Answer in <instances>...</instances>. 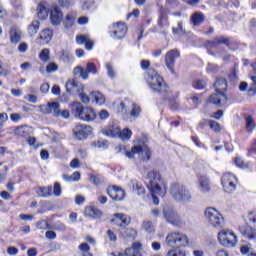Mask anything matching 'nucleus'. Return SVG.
Returning a JSON list of instances; mask_svg holds the SVG:
<instances>
[{"label":"nucleus","mask_w":256,"mask_h":256,"mask_svg":"<svg viewBox=\"0 0 256 256\" xmlns=\"http://www.w3.org/2000/svg\"><path fill=\"white\" fill-rule=\"evenodd\" d=\"M64 23H65V27H71L73 23H75V18L73 17V15L68 14L66 16V20Z\"/></svg>","instance_id":"nucleus-56"},{"label":"nucleus","mask_w":256,"mask_h":256,"mask_svg":"<svg viewBox=\"0 0 256 256\" xmlns=\"http://www.w3.org/2000/svg\"><path fill=\"white\" fill-rule=\"evenodd\" d=\"M76 43H78V45H85V48L88 51H91V49H93V41H91V38H89V36L87 35H80L76 37Z\"/></svg>","instance_id":"nucleus-24"},{"label":"nucleus","mask_w":256,"mask_h":256,"mask_svg":"<svg viewBox=\"0 0 256 256\" xmlns=\"http://www.w3.org/2000/svg\"><path fill=\"white\" fill-rule=\"evenodd\" d=\"M238 231L245 239H253L256 241V231L251 226H239Z\"/></svg>","instance_id":"nucleus-20"},{"label":"nucleus","mask_w":256,"mask_h":256,"mask_svg":"<svg viewBox=\"0 0 256 256\" xmlns=\"http://www.w3.org/2000/svg\"><path fill=\"white\" fill-rule=\"evenodd\" d=\"M79 98H80V100L82 101V103H85V104H87V103H89V101H91V98H89V97L87 96V94H85V93H83V92H81V93L79 94Z\"/></svg>","instance_id":"nucleus-64"},{"label":"nucleus","mask_w":256,"mask_h":256,"mask_svg":"<svg viewBox=\"0 0 256 256\" xmlns=\"http://www.w3.org/2000/svg\"><path fill=\"white\" fill-rule=\"evenodd\" d=\"M208 125H209L210 129H212V131H216V132L221 131V125L217 121L209 120Z\"/></svg>","instance_id":"nucleus-49"},{"label":"nucleus","mask_w":256,"mask_h":256,"mask_svg":"<svg viewBox=\"0 0 256 256\" xmlns=\"http://www.w3.org/2000/svg\"><path fill=\"white\" fill-rule=\"evenodd\" d=\"M221 184L226 193H235L237 189V177L232 173H224L221 178Z\"/></svg>","instance_id":"nucleus-9"},{"label":"nucleus","mask_w":256,"mask_h":256,"mask_svg":"<svg viewBox=\"0 0 256 256\" xmlns=\"http://www.w3.org/2000/svg\"><path fill=\"white\" fill-rule=\"evenodd\" d=\"M246 220L252 223V229L256 231V210L249 212L246 216Z\"/></svg>","instance_id":"nucleus-41"},{"label":"nucleus","mask_w":256,"mask_h":256,"mask_svg":"<svg viewBox=\"0 0 256 256\" xmlns=\"http://www.w3.org/2000/svg\"><path fill=\"white\" fill-rule=\"evenodd\" d=\"M73 74L80 75V77L84 80L89 79V73L87 72V70L83 69V67L81 66L75 67L73 70Z\"/></svg>","instance_id":"nucleus-36"},{"label":"nucleus","mask_w":256,"mask_h":256,"mask_svg":"<svg viewBox=\"0 0 256 256\" xmlns=\"http://www.w3.org/2000/svg\"><path fill=\"white\" fill-rule=\"evenodd\" d=\"M133 135V132L129 130V128H124L122 131L120 130L118 137L122 141H129Z\"/></svg>","instance_id":"nucleus-34"},{"label":"nucleus","mask_w":256,"mask_h":256,"mask_svg":"<svg viewBox=\"0 0 256 256\" xmlns=\"http://www.w3.org/2000/svg\"><path fill=\"white\" fill-rule=\"evenodd\" d=\"M52 228H54L55 231H65L67 226L63 224V222H56L53 224Z\"/></svg>","instance_id":"nucleus-55"},{"label":"nucleus","mask_w":256,"mask_h":256,"mask_svg":"<svg viewBox=\"0 0 256 256\" xmlns=\"http://www.w3.org/2000/svg\"><path fill=\"white\" fill-rule=\"evenodd\" d=\"M166 256H187V254L177 248H173L167 252Z\"/></svg>","instance_id":"nucleus-45"},{"label":"nucleus","mask_w":256,"mask_h":256,"mask_svg":"<svg viewBox=\"0 0 256 256\" xmlns=\"http://www.w3.org/2000/svg\"><path fill=\"white\" fill-rule=\"evenodd\" d=\"M218 241L223 247H235L237 245V234L229 229H222L218 233Z\"/></svg>","instance_id":"nucleus-7"},{"label":"nucleus","mask_w":256,"mask_h":256,"mask_svg":"<svg viewBox=\"0 0 256 256\" xmlns=\"http://www.w3.org/2000/svg\"><path fill=\"white\" fill-rule=\"evenodd\" d=\"M106 67V71H107V75L110 79H115L116 77V72H115V68L113 67V64L111 62H107L105 64Z\"/></svg>","instance_id":"nucleus-40"},{"label":"nucleus","mask_w":256,"mask_h":256,"mask_svg":"<svg viewBox=\"0 0 256 256\" xmlns=\"http://www.w3.org/2000/svg\"><path fill=\"white\" fill-rule=\"evenodd\" d=\"M63 179H65V181H79V179H81V173L74 172L71 176H67L64 174Z\"/></svg>","instance_id":"nucleus-44"},{"label":"nucleus","mask_w":256,"mask_h":256,"mask_svg":"<svg viewBox=\"0 0 256 256\" xmlns=\"http://www.w3.org/2000/svg\"><path fill=\"white\" fill-rule=\"evenodd\" d=\"M203 21H205V15H203V13L195 12L193 14V25H194V27H197V26L201 25V23H203Z\"/></svg>","instance_id":"nucleus-35"},{"label":"nucleus","mask_w":256,"mask_h":256,"mask_svg":"<svg viewBox=\"0 0 256 256\" xmlns=\"http://www.w3.org/2000/svg\"><path fill=\"white\" fill-rule=\"evenodd\" d=\"M124 153L128 159H135V155H138L141 161H149L151 159V150L145 145V142L137 141V143L129 151Z\"/></svg>","instance_id":"nucleus-4"},{"label":"nucleus","mask_w":256,"mask_h":256,"mask_svg":"<svg viewBox=\"0 0 256 256\" xmlns=\"http://www.w3.org/2000/svg\"><path fill=\"white\" fill-rule=\"evenodd\" d=\"M40 45H45L53 39V30L46 28L40 33Z\"/></svg>","instance_id":"nucleus-23"},{"label":"nucleus","mask_w":256,"mask_h":256,"mask_svg":"<svg viewBox=\"0 0 256 256\" xmlns=\"http://www.w3.org/2000/svg\"><path fill=\"white\" fill-rule=\"evenodd\" d=\"M85 213H86V215H88V217H93L94 219H99V217H101V215H103V212H101V210H99L93 206L87 207L85 209Z\"/></svg>","instance_id":"nucleus-29"},{"label":"nucleus","mask_w":256,"mask_h":256,"mask_svg":"<svg viewBox=\"0 0 256 256\" xmlns=\"http://www.w3.org/2000/svg\"><path fill=\"white\" fill-rule=\"evenodd\" d=\"M148 189L153 197L154 205H159V198L158 197H165V193H167V185L165 181L161 179V174L155 170H151L148 172Z\"/></svg>","instance_id":"nucleus-1"},{"label":"nucleus","mask_w":256,"mask_h":256,"mask_svg":"<svg viewBox=\"0 0 256 256\" xmlns=\"http://www.w3.org/2000/svg\"><path fill=\"white\" fill-rule=\"evenodd\" d=\"M59 4L61 5V7H73L74 3L73 0H59Z\"/></svg>","instance_id":"nucleus-61"},{"label":"nucleus","mask_w":256,"mask_h":256,"mask_svg":"<svg viewBox=\"0 0 256 256\" xmlns=\"http://www.w3.org/2000/svg\"><path fill=\"white\" fill-rule=\"evenodd\" d=\"M38 197H51L53 195V187L48 186V187H41L36 191Z\"/></svg>","instance_id":"nucleus-31"},{"label":"nucleus","mask_w":256,"mask_h":256,"mask_svg":"<svg viewBox=\"0 0 256 256\" xmlns=\"http://www.w3.org/2000/svg\"><path fill=\"white\" fill-rule=\"evenodd\" d=\"M39 59H40L43 63L49 62L50 59H51L49 49H47V48L43 49V50L40 52V54H39Z\"/></svg>","instance_id":"nucleus-39"},{"label":"nucleus","mask_w":256,"mask_h":256,"mask_svg":"<svg viewBox=\"0 0 256 256\" xmlns=\"http://www.w3.org/2000/svg\"><path fill=\"white\" fill-rule=\"evenodd\" d=\"M163 215L168 223H171V225H179L181 222V219L175 213V210L172 208H165L163 211Z\"/></svg>","instance_id":"nucleus-16"},{"label":"nucleus","mask_w":256,"mask_h":256,"mask_svg":"<svg viewBox=\"0 0 256 256\" xmlns=\"http://www.w3.org/2000/svg\"><path fill=\"white\" fill-rule=\"evenodd\" d=\"M208 101L209 103H213V105L223 107V105L227 103V96L225 95V92H216L209 97Z\"/></svg>","instance_id":"nucleus-17"},{"label":"nucleus","mask_w":256,"mask_h":256,"mask_svg":"<svg viewBox=\"0 0 256 256\" xmlns=\"http://www.w3.org/2000/svg\"><path fill=\"white\" fill-rule=\"evenodd\" d=\"M72 115L76 117V119H80V121H95L97 118V114L95 110L91 107H83V104L79 102H73L70 104Z\"/></svg>","instance_id":"nucleus-3"},{"label":"nucleus","mask_w":256,"mask_h":256,"mask_svg":"<svg viewBox=\"0 0 256 256\" xmlns=\"http://www.w3.org/2000/svg\"><path fill=\"white\" fill-rule=\"evenodd\" d=\"M221 45H229V40L223 36H220L207 44L208 47H214L215 49H219Z\"/></svg>","instance_id":"nucleus-27"},{"label":"nucleus","mask_w":256,"mask_h":256,"mask_svg":"<svg viewBox=\"0 0 256 256\" xmlns=\"http://www.w3.org/2000/svg\"><path fill=\"white\" fill-rule=\"evenodd\" d=\"M170 193L175 201H182L183 203H187V201H191V191L187 189V186L174 183L171 185Z\"/></svg>","instance_id":"nucleus-5"},{"label":"nucleus","mask_w":256,"mask_h":256,"mask_svg":"<svg viewBox=\"0 0 256 256\" xmlns=\"http://www.w3.org/2000/svg\"><path fill=\"white\" fill-rule=\"evenodd\" d=\"M86 72L92 73L93 75H97V66L93 62H89L86 65Z\"/></svg>","instance_id":"nucleus-48"},{"label":"nucleus","mask_w":256,"mask_h":256,"mask_svg":"<svg viewBox=\"0 0 256 256\" xmlns=\"http://www.w3.org/2000/svg\"><path fill=\"white\" fill-rule=\"evenodd\" d=\"M59 66H57V64L51 62L46 66V72L47 73H55L56 71H58Z\"/></svg>","instance_id":"nucleus-51"},{"label":"nucleus","mask_w":256,"mask_h":256,"mask_svg":"<svg viewBox=\"0 0 256 256\" xmlns=\"http://www.w3.org/2000/svg\"><path fill=\"white\" fill-rule=\"evenodd\" d=\"M98 117L99 119H101V121H105V119H109V111L103 109L98 113Z\"/></svg>","instance_id":"nucleus-60"},{"label":"nucleus","mask_w":256,"mask_h":256,"mask_svg":"<svg viewBox=\"0 0 256 256\" xmlns=\"http://www.w3.org/2000/svg\"><path fill=\"white\" fill-rule=\"evenodd\" d=\"M250 80L252 83H250V87L248 89V94L249 95H256V72L251 71L249 73Z\"/></svg>","instance_id":"nucleus-32"},{"label":"nucleus","mask_w":256,"mask_h":256,"mask_svg":"<svg viewBox=\"0 0 256 256\" xmlns=\"http://www.w3.org/2000/svg\"><path fill=\"white\" fill-rule=\"evenodd\" d=\"M245 121H246V131L247 133H253V130L255 129V120L253 117L246 115L245 116Z\"/></svg>","instance_id":"nucleus-33"},{"label":"nucleus","mask_w":256,"mask_h":256,"mask_svg":"<svg viewBox=\"0 0 256 256\" xmlns=\"http://www.w3.org/2000/svg\"><path fill=\"white\" fill-rule=\"evenodd\" d=\"M26 126H19L15 129V134L19 135L20 137H25L27 135Z\"/></svg>","instance_id":"nucleus-52"},{"label":"nucleus","mask_w":256,"mask_h":256,"mask_svg":"<svg viewBox=\"0 0 256 256\" xmlns=\"http://www.w3.org/2000/svg\"><path fill=\"white\" fill-rule=\"evenodd\" d=\"M179 57H181V52H179L177 49L169 50L165 54L164 62L171 75H175V62L177 59H179Z\"/></svg>","instance_id":"nucleus-10"},{"label":"nucleus","mask_w":256,"mask_h":256,"mask_svg":"<svg viewBox=\"0 0 256 256\" xmlns=\"http://www.w3.org/2000/svg\"><path fill=\"white\" fill-rule=\"evenodd\" d=\"M130 115L134 119H137V117H139V115H141V106H139L137 104H132V110L130 111Z\"/></svg>","instance_id":"nucleus-43"},{"label":"nucleus","mask_w":256,"mask_h":256,"mask_svg":"<svg viewBox=\"0 0 256 256\" xmlns=\"http://www.w3.org/2000/svg\"><path fill=\"white\" fill-rule=\"evenodd\" d=\"M23 35V32H21V29L17 27H12L10 29V43L13 45H17L19 41H21V37Z\"/></svg>","instance_id":"nucleus-22"},{"label":"nucleus","mask_w":256,"mask_h":256,"mask_svg":"<svg viewBox=\"0 0 256 256\" xmlns=\"http://www.w3.org/2000/svg\"><path fill=\"white\" fill-rule=\"evenodd\" d=\"M166 243L169 247H175V245L178 247H187V245H189V238H187V235L185 234L172 232L167 235Z\"/></svg>","instance_id":"nucleus-8"},{"label":"nucleus","mask_w":256,"mask_h":256,"mask_svg":"<svg viewBox=\"0 0 256 256\" xmlns=\"http://www.w3.org/2000/svg\"><path fill=\"white\" fill-rule=\"evenodd\" d=\"M117 112L118 113H122L123 115H125L127 113V107L125 106V103L120 102V104H118L116 106Z\"/></svg>","instance_id":"nucleus-58"},{"label":"nucleus","mask_w":256,"mask_h":256,"mask_svg":"<svg viewBox=\"0 0 256 256\" xmlns=\"http://www.w3.org/2000/svg\"><path fill=\"white\" fill-rule=\"evenodd\" d=\"M120 131H121V128H119V126L111 125L105 128L103 130V133L104 135H106V137H119Z\"/></svg>","instance_id":"nucleus-26"},{"label":"nucleus","mask_w":256,"mask_h":256,"mask_svg":"<svg viewBox=\"0 0 256 256\" xmlns=\"http://www.w3.org/2000/svg\"><path fill=\"white\" fill-rule=\"evenodd\" d=\"M27 49H29V45H27L25 42L20 43L18 46L19 53H25Z\"/></svg>","instance_id":"nucleus-63"},{"label":"nucleus","mask_w":256,"mask_h":256,"mask_svg":"<svg viewBox=\"0 0 256 256\" xmlns=\"http://www.w3.org/2000/svg\"><path fill=\"white\" fill-rule=\"evenodd\" d=\"M145 79L150 89L156 93H167L169 90L167 84H165V81H163V77H161L159 73L156 72V70L153 68L148 69L145 75Z\"/></svg>","instance_id":"nucleus-2"},{"label":"nucleus","mask_w":256,"mask_h":256,"mask_svg":"<svg viewBox=\"0 0 256 256\" xmlns=\"http://www.w3.org/2000/svg\"><path fill=\"white\" fill-rule=\"evenodd\" d=\"M79 249L82 252V256H93L91 255V247H89V244L82 243L79 245Z\"/></svg>","instance_id":"nucleus-42"},{"label":"nucleus","mask_w":256,"mask_h":256,"mask_svg":"<svg viewBox=\"0 0 256 256\" xmlns=\"http://www.w3.org/2000/svg\"><path fill=\"white\" fill-rule=\"evenodd\" d=\"M50 23L54 26H58L63 23V11L59 6L50 7Z\"/></svg>","instance_id":"nucleus-13"},{"label":"nucleus","mask_w":256,"mask_h":256,"mask_svg":"<svg viewBox=\"0 0 256 256\" xmlns=\"http://www.w3.org/2000/svg\"><path fill=\"white\" fill-rule=\"evenodd\" d=\"M214 86L216 92L223 93V91H227V80L225 78H218Z\"/></svg>","instance_id":"nucleus-28"},{"label":"nucleus","mask_w":256,"mask_h":256,"mask_svg":"<svg viewBox=\"0 0 256 256\" xmlns=\"http://www.w3.org/2000/svg\"><path fill=\"white\" fill-rule=\"evenodd\" d=\"M199 185H200L201 191H203L204 193H207V191L211 189V184L209 183V178H207V176L199 177Z\"/></svg>","instance_id":"nucleus-30"},{"label":"nucleus","mask_w":256,"mask_h":256,"mask_svg":"<svg viewBox=\"0 0 256 256\" xmlns=\"http://www.w3.org/2000/svg\"><path fill=\"white\" fill-rule=\"evenodd\" d=\"M174 35L179 38L181 35H185V30H183V24L178 23L176 28H173Z\"/></svg>","instance_id":"nucleus-46"},{"label":"nucleus","mask_w":256,"mask_h":256,"mask_svg":"<svg viewBox=\"0 0 256 256\" xmlns=\"http://www.w3.org/2000/svg\"><path fill=\"white\" fill-rule=\"evenodd\" d=\"M37 229H51V226L47 223V220H40L36 223Z\"/></svg>","instance_id":"nucleus-53"},{"label":"nucleus","mask_w":256,"mask_h":256,"mask_svg":"<svg viewBox=\"0 0 256 256\" xmlns=\"http://www.w3.org/2000/svg\"><path fill=\"white\" fill-rule=\"evenodd\" d=\"M90 99L92 103H95L96 105H105V95H103L99 91H94L90 93Z\"/></svg>","instance_id":"nucleus-25"},{"label":"nucleus","mask_w":256,"mask_h":256,"mask_svg":"<svg viewBox=\"0 0 256 256\" xmlns=\"http://www.w3.org/2000/svg\"><path fill=\"white\" fill-rule=\"evenodd\" d=\"M75 89H77V87L75 86V81L73 80H68L66 82V91L68 93H71V91H75Z\"/></svg>","instance_id":"nucleus-54"},{"label":"nucleus","mask_w":256,"mask_h":256,"mask_svg":"<svg viewBox=\"0 0 256 256\" xmlns=\"http://www.w3.org/2000/svg\"><path fill=\"white\" fill-rule=\"evenodd\" d=\"M143 229L145 231H147L148 233H153V231H155V226L153 225V222H151V221H144Z\"/></svg>","instance_id":"nucleus-47"},{"label":"nucleus","mask_w":256,"mask_h":256,"mask_svg":"<svg viewBox=\"0 0 256 256\" xmlns=\"http://www.w3.org/2000/svg\"><path fill=\"white\" fill-rule=\"evenodd\" d=\"M10 71L7 69V67L3 66V63L0 62V77H7L9 75Z\"/></svg>","instance_id":"nucleus-59"},{"label":"nucleus","mask_w":256,"mask_h":256,"mask_svg":"<svg viewBox=\"0 0 256 256\" xmlns=\"http://www.w3.org/2000/svg\"><path fill=\"white\" fill-rule=\"evenodd\" d=\"M204 217L211 227H215V229H221L223 227V215L214 207L206 208Z\"/></svg>","instance_id":"nucleus-6"},{"label":"nucleus","mask_w":256,"mask_h":256,"mask_svg":"<svg viewBox=\"0 0 256 256\" xmlns=\"http://www.w3.org/2000/svg\"><path fill=\"white\" fill-rule=\"evenodd\" d=\"M61 193H62L61 184L59 182L54 183L53 195L55 197H61Z\"/></svg>","instance_id":"nucleus-50"},{"label":"nucleus","mask_w":256,"mask_h":256,"mask_svg":"<svg viewBox=\"0 0 256 256\" xmlns=\"http://www.w3.org/2000/svg\"><path fill=\"white\" fill-rule=\"evenodd\" d=\"M110 31V37L113 39H123L127 35V25L123 22L114 23Z\"/></svg>","instance_id":"nucleus-12"},{"label":"nucleus","mask_w":256,"mask_h":256,"mask_svg":"<svg viewBox=\"0 0 256 256\" xmlns=\"http://www.w3.org/2000/svg\"><path fill=\"white\" fill-rule=\"evenodd\" d=\"M37 31H39V21L35 20L29 25L28 33L31 37H34V35H37Z\"/></svg>","instance_id":"nucleus-38"},{"label":"nucleus","mask_w":256,"mask_h":256,"mask_svg":"<svg viewBox=\"0 0 256 256\" xmlns=\"http://www.w3.org/2000/svg\"><path fill=\"white\" fill-rule=\"evenodd\" d=\"M89 135H91V127L87 125L80 124L74 128V137L78 139V141L87 139Z\"/></svg>","instance_id":"nucleus-14"},{"label":"nucleus","mask_w":256,"mask_h":256,"mask_svg":"<svg viewBox=\"0 0 256 256\" xmlns=\"http://www.w3.org/2000/svg\"><path fill=\"white\" fill-rule=\"evenodd\" d=\"M45 237H46V239L53 241V240L57 239V233H55V231H53V230H48L45 233Z\"/></svg>","instance_id":"nucleus-57"},{"label":"nucleus","mask_w":256,"mask_h":256,"mask_svg":"<svg viewBox=\"0 0 256 256\" xmlns=\"http://www.w3.org/2000/svg\"><path fill=\"white\" fill-rule=\"evenodd\" d=\"M58 102H49L47 105H40L38 107L40 113L43 115H49V113H54L55 117H59L61 115V109Z\"/></svg>","instance_id":"nucleus-11"},{"label":"nucleus","mask_w":256,"mask_h":256,"mask_svg":"<svg viewBox=\"0 0 256 256\" xmlns=\"http://www.w3.org/2000/svg\"><path fill=\"white\" fill-rule=\"evenodd\" d=\"M49 11H51V8H49V4L47 2H41L38 4L37 15L42 21L45 20L46 17H49Z\"/></svg>","instance_id":"nucleus-21"},{"label":"nucleus","mask_w":256,"mask_h":256,"mask_svg":"<svg viewBox=\"0 0 256 256\" xmlns=\"http://www.w3.org/2000/svg\"><path fill=\"white\" fill-rule=\"evenodd\" d=\"M112 223H115V225H119V227H125L129 225V223H131V217L125 214L116 213L114 214Z\"/></svg>","instance_id":"nucleus-18"},{"label":"nucleus","mask_w":256,"mask_h":256,"mask_svg":"<svg viewBox=\"0 0 256 256\" xmlns=\"http://www.w3.org/2000/svg\"><path fill=\"white\" fill-rule=\"evenodd\" d=\"M132 189L137 195H145V188L136 180L132 181Z\"/></svg>","instance_id":"nucleus-37"},{"label":"nucleus","mask_w":256,"mask_h":256,"mask_svg":"<svg viewBox=\"0 0 256 256\" xmlns=\"http://www.w3.org/2000/svg\"><path fill=\"white\" fill-rule=\"evenodd\" d=\"M24 99L28 101V103H37V96L33 94H28L24 96Z\"/></svg>","instance_id":"nucleus-62"},{"label":"nucleus","mask_w":256,"mask_h":256,"mask_svg":"<svg viewBox=\"0 0 256 256\" xmlns=\"http://www.w3.org/2000/svg\"><path fill=\"white\" fill-rule=\"evenodd\" d=\"M107 194L114 201H123L125 199V191L117 186H111L107 189Z\"/></svg>","instance_id":"nucleus-15"},{"label":"nucleus","mask_w":256,"mask_h":256,"mask_svg":"<svg viewBox=\"0 0 256 256\" xmlns=\"http://www.w3.org/2000/svg\"><path fill=\"white\" fill-rule=\"evenodd\" d=\"M143 250V245L141 242H134L130 248L125 250L126 256H143L141 251Z\"/></svg>","instance_id":"nucleus-19"}]
</instances>
